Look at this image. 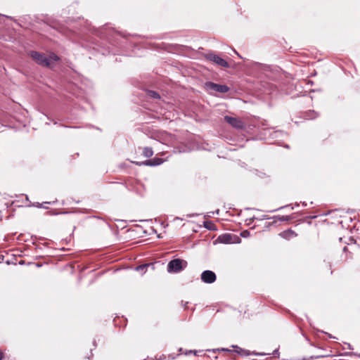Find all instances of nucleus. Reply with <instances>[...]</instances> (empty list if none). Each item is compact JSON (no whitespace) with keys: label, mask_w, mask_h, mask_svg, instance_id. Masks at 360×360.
I'll list each match as a JSON object with an SVG mask.
<instances>
[{"label":"nucleus","mask_w":360,"mask_h":360,"mask_svg":"<svg viewBox=\"0 0 360 360\" xmlns=\"http://www.w3.org/2000/svg\"><path fill=\"white\" fill-rule=\"evenodd\" d=\"M311 112L316 115L314 116V117H317V116H318L317 112H316L315 111H314V110H313ZM312 118H314V117H313Z\"/></svg>","instance_id":"obj_21"},{"label":"nucleus","mask_w":360,"mask_h":360,"mask_svg":"<svg viewBox=\"0 0 360 360\" xmlns=\"http://www.w3.org/2000/svg\"><path fill=\"white\" fill-rule=\"evenodd\" d=\"M148 265L146 264V265H140L139 266L136 267V270H143L145 267H146Z\"/></svg>","instance_id":"obj_16"},{"label":"nucleus","mask_w":360,"mask_h":360,"mask_svg":"<svg viewBox=\"0 0 360 360\" xmlns=\"http://www.w3.org/2000/svg\"><path fill=\"white\" fill-rule=\"evenodd\" d=\"M4 357L3 353L0 351V360H1Z\"/></svg>","instance_id":"obj_19"},{"label":"nucleus","mask_w":360,"mask_h":360,"mask_svg":"<svg viewBox=\"0 0 360 360\" xmlns=\"http://www.w3.org/2000/svg\"><path fill=\"white\" fill-rule=\"evenodd\" d=\"M232 347H236L238 348L237 346L232 345Z\"/></svg>","instance_id":"obj_28"},{"label":"nucleus","mask_w":360,"mask_h":360,"mask_svg":"<svg viewBox=\"0 0 360 360\" xmlns=\"http://www.w3.org/2000/svg\"><path fill=\"white\" fill-rule=\"evenodd\" d=\"M204 226L208 230H215V225L211 221H204Z\"/></svg>","instance_id":"obj_12"},{"label":"nucleus","mask_w":360,"mask_h":360,"mask_svg":"<svg viewBox=\"0 0 360 360\" xmlns=\"http://www.w3.org/2000/svg\"><path fill=\"white\" fill-rule=\"evenodd\" d=\"M187 264V262L184 259H172L167 264V271L169 273H179L186 269Z\"/></svg>","instance_id":"obj_2"},{"label":"nucleus","mask_w":360,"mask_h":360,"mask_svg":"<svg viewBox=\"0 0 360 360\" xmlns=\"http://www.w3.org/2000/svg\"><path fill=\"white\" fill-rule=\"evenodd\" d=\"M279 236L286 240H290L297 236V233L292 229L283 231L279 233Z\"/></svg>","instance_id":"obj_9"},{"label":"nucleus","mask_w":360,"mask_h":360,"mask_svg":"<svg viewBox=\"0 0 360 360\" xmlns=\"http://www.w3.org/2000/svg\"><path fill=\"white\" fill-rule=\"evenodd\" d=\"M273 354H274V355L278 354V349H275V350L274 351V352H273Z\"/></svg>","instance_id":"obj_18"},{"label":"nucleus","mask_w":360,"mask_h":360,"mask_svg":"<svg viewBox=\"0 0 360 360\" xmlns=\"http://www.w3.org/2000/svg\"><path fill=\"white\" fill-rule=\"evenodd\" d=\"M233 238L235 236L231 233H224L219 236L217 241L223 244H231L234 243Z\"/></svg>","instance_id":"obj_7"},{"label":"nucleus","mask_w":360,"mask_h":360,"mask_svg":"<svg viewBox=\"0 0 360 360\" xmlns=\"http://www.w3.org/2000/svg\"><path fill=\"white\" fill-rule=\"evenodd\" d=\"M162 163V159L158 158H153L152 160H146L144 162H135V164L139 166L146 165V166H150V167L160 165Z\"/></svg>","instance_id":"obj_8"},{"label":"nucleus","mask_w":360,"mask_h":360,"mask_svg":"<svg viewBox=\"0 0 360 360\" xmlns=\"http://www.w3.org/2000/svg\"><path fill=\"white\" fill-rule=\"evenodd\" d=\"M147 94L148 96H150V98H156V99L160 98V94L155 91L148 90L147 91Z\"/></svg>","instance_id":"obj_11"},{"label":"nucleus","mask_w":360,"mask_h":360,"mask_svg":"<svg viewBox=\"0 0 360 360\" xmlns=\"http://www.w3.org/2000/svg\"><path fill=\"white\" fill-rule=\"evenodd\" d=\"M240 236L243 238H246L250 236V232L247 230L241 232Z\"/></svg>","instance_id":"obj_14"},{"label":"nucleus","mask_w":360,"mask_h":360,"mask_svg":"<svg viewBox=\"0 0 360 360\" xmlns=\"http://www.w3.org/2000/svg\"><path fill=\"white\" fill-rule=\"evenodd\" d=\"M224 120L230 124L232 127L236 129H245V123L239 118L231 117L229 115H226L224 117Z\"/></svg>","instance_id":"obj_4"},{"label":"nucleus","mask_w":360,"mask_h":360,"mask_svg":"<svg viewBox=\"0 0 360 360\" xmlns=\"http://www.w3.org/2000/svg\"><path fill=\"white\" fill-rule=\"evenodd\" d=\"M288 205L282 206V207H280L279 208L276 209V210H272V211H271V212H276V211H277V210H279L283 209V208H284V207H288Z\"/></svg>","instance_id":"obj_17"},{"label":"nucleus","mask_w":360,"mask_h":360,"mask_svg":"<svg viewBox=\"0 0 360 360\" xmlns=\"http://www.w3.org/2000/svg\"><path fill=\"white\" fill-rule=\"evenodd\" d=\"M188 302H186L185 305H184V307H186V306L188 304Z\"/></svg>","instance_id":"obj_26"},{"label":"nucleus","mask_w":360,"mask_h":360,"mask_svg":"<svg viewBox=\"0 0 360 360\" xmlns=\"http://www.w3.org/2000/svg\"><path fill=\"white\" fill-rule=\"evenodd\" d=\"M35 206L37 207H42L40 203H39V202H37Z\"/></svg>","instance_id":"obj_20"},{"label":"nucleus","mask_w":360,"mask_h":360,"mask_svg":"<svg viewBox=\"0 0 360 360\" xmlns=\"http://www.w3.org/2000/svg\"><path fill=\"white\" fill-rule=\"evenodd\" d=\"M192 352H193L195 354H196L197 352L196 351H193V350H190L189 351V353H192Z\"/></svg>","instance_id":"obj_23"},{"label":"nucleus","mask_w":360,"mask_h":360,"mask_svg":"<svg viewBox=\"0 0 360 360\" xmlns=\"http://www.w3.org/2000/svg\"><path fill=\"white\" fill-rule=\"evenodd\" d=\"M273 218L278 219L281 221H288V220L291 219V217L290 216L278 215V216H274Z\"/></svg>","instance_id":"obj_13"},{"label":"nucleus","mask_w":360,"mask_h":360,"mask_svg":"<svg viewBox=\"0 0 360 360\" xmlns=\"http://www.w3.org/2000/svg\"><path fill=\"white\" fill-rule=\"evenodd\" d=\"M255 354L257 355V356H263V355H264V354H263V353H257V354Z\"/></svg>","instance_id":"obj_22"},{"label":"nucleus","mask_w":360,"mask_h":360,"mask_svg":"<svg viewBox=\"0 0 360 360\" xmlns=\"http://www.w3.org/2000/svg\"><path fill=\"white\" fill-rule=\"evenodd\" d=\"M207 89L220 93H226L229 91V87L224 84H218L211 82L205 84Z\"/></svg>","instance_id":"obj_6"},{"label":"nucleus","mask_w":360,"mask_h":360,"mask_svg":"<svg viewBox=\"0 0 360 360\" xmlns=\"http://www.w3.org/2000/svg\"><path fill=\"white\" fill-rule=\"evenodd\" d=\"M219 351H230L229 349H225V348H221V349H212V352H219Z\"/></svg>","instance_id":"obj_15"},{"label":"nucleus","mask_w":360,"mask_h":360,"mask_svg":"<svg viewBox=\"0 0 360 360\" xmlns=\"http://www.w3.org/2000/svg\"><path fill=\"white\" fill-rule=\"evenodd\" d=\"M143 155L146 158H150L153 155V150L150 147H145L143 149Z\"/></svg>","instance_id":"obj_10"},{"label":"nucleus","mask_w":360,"mask_h":360,"mask_svg":"<svg viewBox=\"0 0 360 360\" xmlns=\"http://www.w3.org/2000/svg\"><path fill=\"white\" fill-rule=\"evenodd\" d=\"M348 347H349V349H351L350 344H348Z\"/></svg>","instance_id":"obj_27"},{"label":"nucleus","mask_w":360,"mask_h":360,"mask_svg":"<svg viewBox=\"0 0 360 360\" xmlns=\"http://www.w3.org/2000/svg\"><path fill=\"white\" fill-rule=\"evenodd\" d=\"M206 59L213 62L214 64L223 68H229V65L226 60L213 52L207 53L205 55Z\"/></svg>","instance_id":"obj_3"},{"label":"nucleus","mask_w":360,"mask_h":360,"mask_svg":"<svg viewBox=\"0 0 360 360\" xmlns=\"http://www.w3.org/2000/svg\"><path fill=\"white\" fill-rule=\"evenodd\" d=\"M45 204H50V202H45Z\"/></svg>","instance_id":"obj_25"},{"label":"nucleus","mask_w":360,"mask_h":360,"mask_svg":"<svg viewBox=\"0 0 360 360\" xmlns=\"http://www.w3.org/2000/svg\"><path fill=\"white\" fill-rule=\"evenodd\" d=\"M29 55L38 65L47 68H50L53 63L59 60V57L54 53H51L47 56L44 53L31 51Z\"/></svg>","instance_id":"obj_1"},{"label":"nucleus","mask_w":360,"mask_h":360,"mask_svg":"<svg viewBox=\"0 0 360 360\" xmlns=\"http://www.w3.org/2000/svg\"><path fill=\"white\" fill-rule=\"evenodd\" d=\"M320 356H311V359H318L319 358Z\"/></svg>","instance_id":"obj_24"},{"label":"nucleus","mask_w":360,"mask_h":360,"mask_svg":"<svg viewBox=\"0 0 360 360\" xmlns=\"http://www.w3.org/2000/svg\"><path fill=\"white\" fill-rule=\"evenodd\" d=\"M200 278L203 283L210 284L213 283L216 281L217 276L214 271L205 270L202 272Z\"/></svg>","instance_id":"obj_5"}]
</instances>
